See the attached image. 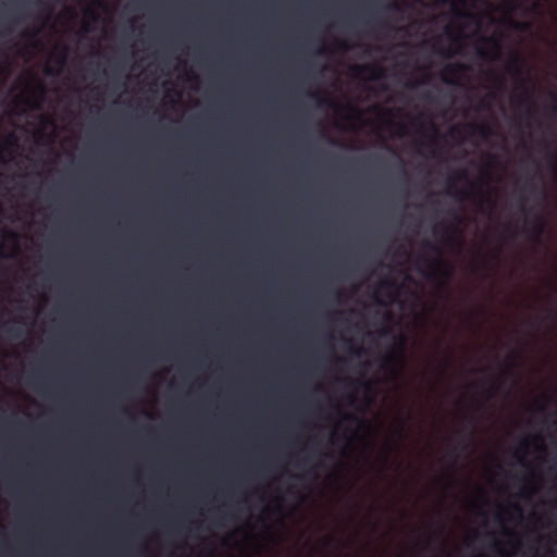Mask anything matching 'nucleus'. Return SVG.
I'll return each instance as SVG.
<instances>
[{
    "label": "nucleus",
    "mask_w": 557,
    "mask_h": 557,
    "mask_svg": "<svg viewBox=\"0 0 557 557\" xmlns=\"http://www.w3.org/2000/svg\"><path fill=\"white\" fill-rule=\"evenodd\" d=\"M482 41L490 46V49L482 47L476 48V55L482 61H494L499 58L502 52V45L499 40L494 37H484Z\"/></svg>",
    "instance_id": "f257e3e1"
},
{
    "label": "nucleus",
    "mask_w": 557,
    "mask_h": 557,
    "mask_svg": "<svg viewBox=\"0 0 557 557\" xmlns=\"http://www.w3.org/2000/svg\"><path fill=\"white\" fill-rule=\"evenodd\" d=\"M470 65L456 62L445 66L442 74V81L447 85H458L457 76L470 72Z\"/></svg>",
    "instance_id": "f03ea898"
},
{
    "label": "nucleus",
    "mask_w": 557,
    "mask_h": 557,
    "mask_svg": "<svg viewBox=\"0 0 557 557\" xmlns=\"http://www.w3.org/2000/svg\"><path fill=\"white\" fill-rule=\"evenodd\" d=\"M545 223L543 219L537 214H533L532 221H524L522 233L531 234L536 243L540 242L541 236L544 234Z\"/></svg>",
    "instance_id": "7ed1b4c3"
},
{
    "label": "nucleus",
    "mask_w": 557,
    "mask_h": 557,
    "mask_svg": "<svg viewBox=\"0 0 557 557\" xmlns=\"http://www.w3.org/2000/svg\"><path fill=\"white\" fill-rule=\"evenodd\" d=\"M468 180V172L467 170L462 169V170H459L458 172L454 173L453 175H450L447 180L448 184H447V191L448 194L450 195H454L456 197H458L459 199H466L468 198V195L465 190L462 189H455V191L453 193V188L455 187V182H465Z\"/></svg>",
    "instance_id": "20e7f679"
},
{
    "label": "nucleus",
    "mask_w": 557,
    "mask_h": 557,
    "mask_svg": "<svg viewBox=\"0 0 557 557\" xmlns=\"http://www.w3.org/2000/svg\"><path fill=\"white\" fill-rule=\"evenodd\" d=\"M518 106L520 108L525 107V117L531 119L533 116V111L535 109V102L532 96L528 92L527 89H523V94L518 100Z\"/></svg>",
    "instance_id": "39448f33"
},
{
    "label": "nucleus",
    "mask_w": 557,
    "mask_h": 557,
    "mask_svg": "<svg viewBox=\"0 0 557 557\" xmlns=\"http://www.w3.org/2000/svg\"><path fill=\"white\" fill-rule=\"evenodd\" d=\"M506 70L508 73L513 74L516 76L521 75V58L519 54H513L511 62L507 64Z\"/></svg>",
    "instance_id": "423d86ee"
},
{
    "label": "nucleus",
    "mask_w": 557,
    "mask_h": 557,
    "mask_svg": "<svg viewBox=\"0 0 557 557\" xmlns=\"http://www.w3.org/2000/svg\"><path fill=\"white\" fill-rule=\"evenodd\" d=\"M307 95H308V97L315 99V100H317V103H318L319 106H320V104H322V103H324V104H326V106H327V107H330V108H335V107H337V103H336L333 99H331V98H329V97H326V98H321V97L319 96V94H318V92L308 91V92H307Z\"/></svg>",
    "instance_id": "0eeeda50"
},
{
    "label": "nucleus",
    "mask_w": 557,
    "mask_h": 557,
    "mask_svg": "<svg viewBox=\"0 0 557 557\" xmlns=\"http://www.w3.org/2000/svg\"><path fill=\"white\" fill-rule=\"evenodd\" d=\"M321 457V453L318 448L315 447H312L309 453L307 454V456L305 458L301 459V461L299 462V467L301 466H307L309 463H311L313 460L318 459Z\"/></svg>",
    "instance_id": "6e6552de"
},
{
    "label": "nucleus",
    "mask_w": 557,
    "mask_h": 557,
    "mask_svg": "<svg viewBox=\"0 0 557 557\" xmlns=\"http://www.w3.org/2000/svg\"><path fill=\"white\" fill-rule=\"evenodd\" d=\"M475 129L483 139L488 138L493 133L492 128L486 124L475 125Z\"/></svg>",
    "instance_id": "1a4fd4ad"
},
{
    "label": "nucleus",
    "mask_w": 557,
    "mask_h": 557,
    "mask_svg": "<svg viewBox=\"0 0 557 557\" xmlns=\"http://www.w3.org/2000/svg\"><path fill=\"white\" fill-rule=\"evenodd\" d=\"M5 333L12 337V338H20L21 335H22V331L20 327H13V326H8L7 324H3L2 325Z\"/></svg>",
    "instance_id": "9d476101"
},
{
    "label": "nucleus",
    "mask_w": 557,
    "mask_h": 557,
    "mask_svg": "<svg viewBox=\"0 0 557 557\" xmlns=\"http://www.w3.org/2000/svg\"><path fill=\"white\" fill-rule=\"evenodd\" d=\"M358 70L369 72L373 75V77H380L381 72H382L381 69L373 66V65H362V66H359Z\"/></svg>",
    "instance_id": "9b49d317"
},
{
    "label": "nucleus",
    "mask_w": 557,
    "mask_h": 557,
    "mask_svg": "<svg viewBox=\"0 0 557 557\" xmlns=\"http://www.w3.org/2000/svg\"><path fill=\"white\" fill-rule=\"evenodd\" d=\"M443 234L447 237L448 240L453 239V234L456 232L455 225H443L442 227Z\"/></svg>",
    "instance_id": "f8f14e48"
},
{
    "label": "nucleus",
    "mask_w": 557,
    "mask_h": 557,
    "mask_svg": "<svg viewBox=\"0 0 557 557\" xmlns=\"http://www.w3.org/2000/svg\"><path fill=\"white\" fill-rule=\"evenodd\" d=\"M438 267L441 268L440 274L445 278L449 280L451 277V270L444 267L442 260H438Z\"/></svg>",
    "instance_id": "ddd939ff"
},
{
    "label": "nucleus",
    "mask_w": 557,
    "mask_h": 557,
    "mask_svg": "<svg viewBox=\"0 0 557 557\" xmlns=\"http://www.w3.org/2000/svg\"><path fill=\"white\" fill-rule=\"evenodd\" d=\"M490 382V386H488V395L487 397H492L498 389V386L496 385V383L494 382V380L490 379L488 380Z\"/></svg>",
    "instance_id": "4468645a"
},
{
    "label": "nucleus",
    "mask_w": 557,
    "mask_h": 557,
    "mask_svg": "<svg viewBox=\"0 0 557 557\" xmlns=\"http://www.w3.org/2000/svg\"><path fill=\"white\" fill-rule=\"evenodd\" d=\"M424 247L431 249L432 251L436 252L437 255H441V251L437 246L431 244L430 242L424 243Z\"/></svg>",
    "instance_id": "2eb2a0df"
},
{
    "label": "nucleus",
    "mask_w": 557,
    "mask_h": 557,
    "mask_svg": "<svg viewBox=\"0 0 557 557\" xmlns=\"http://www.w3.org/2000/svg\"><path fill=\"white\" fill-rule=\"evenodd\" d=\"M404 431H405V421H404V420H401V421H400V424H399V428H398V430H397V435H398V437H403V435H404Z\"/></svg>",
    "instance_id": "dca6fc26"
},
{
    "label": "nucleus",
    "mask_w": 557,
    "mask_h": 557,
    "mask_svg": "<svg viewBox=\"0 0 557 557\" xmlns=\"http://www.w3.org/2000/svg\"><path fill=\"white\" fill-rule=\"evenodd\" d=\"M344 382H345L346 386L349 387V388H354L355 385H356V382L350 380L349 377H345Z\"/></svg>",
    "instance_id": "f3484780"
},
{
    "label": "nucleus",
    "mask_w": 557,
    "mask_h": 557,
    "mask_svg": "<svg viewBox=\"0 0 557 557\" xmlns=\"http://www.w3.org/2000/svg\"><path fill=\"white\" fill-rule=\"evenodd\" d=\"M349 351H350L351 354L357 355V356H359V355H360V349H359V348H356V347H354V346H349Z\"/></svg>",
    "instance_id": "a211bd4d"
},
{
    "label": "nucleus",
    "mask_w": 557,
    "mask_h": 557,
    "mask_svg": "<svg viewBox=\"0 0 557 557\" xmlns=\"http://www.w3.org/2000/svg\"><path fill=\"white\" fill-rule=\"evenodd\" d=\"M520 210L522 212H525V201H524V198H520Z\"/></svg>",
    "instance_id": "6ab92c4d"
},
{
    "label": "nucleus",
    "mask_w": 557,
    "mask_h": 557,
    "mask_svg": "<svg viewBox=\"0 0 557 557\" xmlns=\"http://www.w3.org/2000/svg\"><path fill=\"white\" fill-rule=\"evenodd\" d=\"M520 446L523 448V449H527L528 446H529V442L527 438H523L520 443Z\"/></svg>",
    "instance_id": "aec40b11"
},
{
    "label": "nucleus",
    "mask_w": 557,
    "mask_h": 557,
    "mask_svg": "<svg viewBox=\"0 0 557 557\" xmlns=\"http://www.w3.org/2000/svg\"><path fill=\"white\" fill-rule=\"evenodd\" d=\"M63 51H64V53H63V55H62V57L60 58V60H59V63H60L61 65L64 63L65 53H66V51H67L66 47H64V48H63Z\"/></svg>",
    "instance_id": "412c9836"
},
{
    "label": "nucleus",
    "mask_w": 557,
    "mask_h": 557,
    "mask_svg": "<svg viewBox=\"0 0 557 557\" xmlns=\"http://www.w3.org/2000/svg\"><path fill=\"white\" fill-rule=\"evenodd\" d=\"M512 508H513L515 511H517L519 515H521L522 510H521V507L519 505L513 504Z\"/></svg>",
    "instance_id": "4be33fe9"
},
{
    "label": "nucleus",
    "mask_w": 557,
    "mask_h": 557,
    "mask_svg": "<svg viewBox=\"0 0 557 557\" xmlns=\"http://www.w3.org/2000/svg\"><path fill=\"white\" fill-rule=\"evenodd\" d=\"M388 8H389V9H392V10H394V11H397V12H398V11H400L399 5H398V4H396V3L391 4Z\"/></svg>",
    "instance_id": "5701e85b"
},
{
    "label": "nucleus",
    "mask_w": 557,
    "mask_h": 557,
    "mask_svg": "<svg viewBox=\"0 0 557 557\" xmlns=\"http://www.w3.org/2000/svg\"><path fill=\"white\" fill-rule=\"evenodd\" d=\"M453 219L455 220V222H456V223H460V222H461V218H460V215H459V214H457V213H454V214H453Z\"/></svg>",
    "instance_id": "b1692460"
},
{
    "label": "nucleus",
    "mask_w": 557,
    "mask_h": 557,
    "mask_svg": "<svg viewBox=\"0 0 557 557\" xmlns=\"http://www.w3.org/2000/svg\"><path fill=\"white\" fill-rule=\"evenodd\" d=\"M38 89H39V91H40V96H41V98H42V97H44V94H45V88H44V86H42L41 84H39V85H38Z\"/></svg>",
    "instance_id": "393cba45"
},
{
    "label": "nucleus",
    "mask_w": 557,
    "mask_h": 557,
    "mask_svg": "<svg viewBox=\"0 0 557 557\" xmlns=\"http://www.w3.org/2000/svg\"><path fill=\"white\" fill-rule=\"evenodd\" d=\"M383 285H384V286L394 287V282H392V281H385V282H383Z\"/></svg>",
    "instance_id": "a878e982"
},
{
    "label": "nucleus",
    "mask_w": 557,
    "mask_h": 557,
    "mask_svg": "<svg viewBox=\"0 0 557 557\" xmlns=\"http://www.w3.org/2000/svg\"><path fill=\"white\" fill-rule=\"evenodd\" d=\"M384 320H385L386 322H389V321L392 320V315H391V313L386 312V313L384 314Z\"/></svg>",
    "instance_id": "bb28decb"
},
{
    "label": "nucleus",
    "mask_w": 557,
    "mask_h": 557,
    "mask_svg": "<svg viewBox=\"0 0 557 557\" xmlns=\"http://www.w3.org/2000/svg\"><path fill=\"white\" fill-rule=\"evenodd\" d=\"M25 35L28 36V37L34 38L37 35V32H33V33L26 32Z\"/></svg>",
    "instance_id": "cd10ccee"
},
{
    "label": "nucleus",
    "mask_w": 557,
    "mask_h": 557,
    "mask_svg": "<svg viewBox=\"0 0 557 557\" xmlns=\"http://www.w3.org/2000/svg\"><path fill=\"white\" fill-rule=\"evenodd\" d=\"M552 112L554 114H557V103H555L553 107H552Z\"/></svg>",
    "instance_id": "c85d7f7f"
},
{
    "label": "nucleus",
    "mask_w": 557,
    "mask_h": 557,
    "mask_svg": "<svg viewBox=\"0 0 557 557\" xmlns=\"http://www.w3.org/2000/svg\"><path fill=\"white\" fill-rule=\"evenodd\" d=\"M45 72H46L47 75H51L52 74V70L50 67H46Z\"/></svg>",
    "instance_id": "c756f323"
},
{
    "label": "nucleus",
    "mask_w": 557,
    "mask_h": 557,
    "mask_svg": "<svg viewBox=\"0 0 557 557\" xmlns=\"http://www.w3.org/2000/svg\"><path fill=\"white\" fill-rule=\"evenodd\" d=\"M345 419L350 421V420L355 419V417H354V416H351V414H346V416H345Z\"/></svg>",
    "instance_id": "7c9ffc66"
},
{
    "label": "nucleus",
    "mask_w": 557,
    "mask_h": 557,
    "mask_svg": "<svg viewBox=\"0 0 557 557\" xmlns=\"http://www.w3.org/2000/svg\"><path fill=\"white\" fill-rule=\"evenodd\" d=\"M450 364H451V360L450 359H445V366L449 367Z\"/></svg>",
    "instance_id": "2f4dec72"
},
{
    "label": "nucleus",
    "mask_w": 557,
    "mask_h": 557,
    "mask_svg": "<svg viewBox=\"0 0 557 557\" xmlns=\"http://www.w3.org/2000/svg\"><path fill=\"white\" fill-rule=\"evenodd\" d=\"M401 174H403V177H404L405 180H407V173H406V171H405L404 169L401 170Z\"/></svg>",
    "instance_id": "473e14b6"
},
{
    "label": "nucleus",
    "mask_w": 557,
    "mask_h": 557,
    "mask_svg": "<svg viewBox=\"0 0 557 557\" xmlns=\"http://www.w3.org/2000/svg\"><path fill=\"white\" fill-rule=\"evenodd\" d=\"M494 258H495V259H498V258H499V250H497V251L494 253Z\"/></svg>",
    "instance_id": "72a5a7b5"
},
{
    "label": "nucleus",
    "mask_w": 557,
    "mask_h": 557,
    "mask_svg": "<svg viewBox=\"0 0 557 557\" xmlns=\"http://www.w3.org/2000/svg\"><path fill=\"white\" fill-rule=\"evenodd\" d=\"M553 166L555 170H557V158L555 159Z\"/></svg>",
    "instance_id": "f704fd0d"
},
{
    "label": "nucleus",
    "mask_w": 557,
    "mask_h": 557,
    "mask_svg": "<svg viewBox=\"0 0 557 557\" xmlns=\"http://www.w3.org/2000/svg\"><path fill=\"white\" fill-rule=\"evenodd\" d=\"M497 81H498L499 87H503V81L498 77H497Z\"/></svg>",
    "instance_id": "c9c22d12"
},
{
    "label": "nucleus",
    "mask_w": 557,
    "mask_h": 557,
    "mask_svg": "<svg viewBox=\"0 0 557 557\" xmlns=\"http://www.w3.org/2000/svg\"><path fill=\"white\" fill-rule=\"evenodd\" d=\"M482 176L485 177V178H490L487 173H483Z\"/></svg>",
    "instance_id": "e433bc0d"
},
{
    "label": "nucleus",
    "mask_w": 557,
    "mask_h": 557,
    "mask_svg": "<svg viewBox=\"0 0 557 557\" xmlns=\"http://www.w3.org/2000/svg\"><path fill=\"white\" fill-rule=\"evenodd\" d=\"M388 332H389V330H388V329H386V330H383V332H382V333L385 335V334H387Z\"/></svg>",
    "instance_id": "4c0bfd02"
}]
</instances>
